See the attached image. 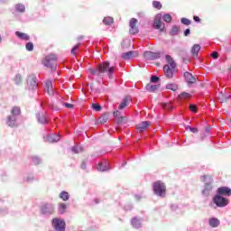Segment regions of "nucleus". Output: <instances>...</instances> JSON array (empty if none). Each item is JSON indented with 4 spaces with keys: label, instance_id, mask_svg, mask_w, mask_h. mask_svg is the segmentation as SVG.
<instances>
[{
    "label": "nucleus",
    "instance_id": "obj_1",
    "mask_svg": "<svg viewBox=\"0 0 231 231\" xmlns=\"http://www.w3.org/2000/svg\"><path fill=\"white\" fill-rule=\"evenodd\" d=\"M98 73H107L109 79H113L115 66H111L109 61H103L97 65Z\"/></svg>",
    "mask_w": 231,
    "mask_h": 231
},
{
    "label": "nucleus",
    "instance_id": "obj_2",
    "mask_svg": "<svg viewBox=\"0 0 231 231\" xmlns=\"http://www.w3.org/2000/svg\"><path fill=\"white\" fill-rule=\"evenodd\" d=\"M176 61L173 59H168L167 64L163 67L164 75L167 79H172L174 77V69H176Z\"/></svg>",
    "mask_w": 231,
    "mask_h": 231
},
{
    "label": "nucleus",
    "instance_id": "obj_3",
    "mask_svg": "<svg viewBox=\"0 0 231 231\" xmlns=\"http://www.w3.org/2000/svg\"><path fill=\"white\" fill-rule=\"evenodd\" d=\"M152 189L156 196H160L161 198H165V194L167 192V187L163 182H162L161 180H157L153 182Z\"/></svg>",
    "mask_w": 231,
    "mask_h": 231
},
{
    "label": "nucleus",
    "instance_id": "obj_4",
    "mask_svg": "<svg viewBox=\"0 0 231 231\" xmlns=\"http://www.w3.org/2000/svg\"><path fill=\"white\" fill-rule=\"evenodd\" d=\"M201 181H203V183H205V187L202 190V194L203 196H208L210 194V191L212 190V176L210 175H203L201 177Z\"/></svg>",
    "mask_w": 231,
    "mask_h": 231
},
{
    "label": "nucleus",
    "instance_id": "obj_5",
    "mask_svg": "<svg viewBox=\"0 0 231 231\" xmlns=\"http://www.w3.org/2000/svg\"><path fill=\"white\" fill-rule=\"evenodd\" d=\"M213 203L217 205V207L223 208L224 207H226V205L230 203V200H228V199L223 197L222 195L217 193V195L213 198Z\"/></svg>",
    "mask_w": 231,
    "mask_h": 231
},
{
    "label": "nucleus",
    "instance_id": "obj_6",
    "mask_svg": "<svg viewBox=\"0 0 231 231\" xmlns=\"http://www.w3.org/2000/svg\"><path fill=\"white\" fill-rule=\"evenodd\" d=\"M52 226L57 231H64L66 230V222L60 218H53Z\"/></svg>",
    "mask_w": 231,
    "mask_h": 231
},
{
    "label": "nucleus",
    "instance_id": "obj_7",
    "mask_svg": "<svg viewBox=\"0 0 231 231\" xmlns=\"http://www.w3.org/2000/svg\"><path fill=\"white\" fill-rule=\"evenodd\" d=\"M42 64L45 68L51 71H55L57 69V60L56 59H45L42 60Z\"/></svg>",
    "mask_w": 231,
    "mask_h": 231
},
{
    "label": "nucleus",
    "instance_id": "obj_8",
    "mask_svg": "<svg viewBox=\"0 0 231 231\" xmlns=\"http://www.w3.org/2000/svg\"><path fill=\"white\" fill-rule=\"evenodd\" d=\"M153 28H155V30H160V32H163V30L165 29V24H163V23H162V14H159L155 16L154 23H153Z\"/></svg>",
    "mask_w": 231,
    "mask_h": 231
},
{
    "label": "nucleus",
    "instance_id": "obj_9",
    "mask_svg": "<svg viewBox=\"0 0 231 231\" xmlns=\"http://www.w3.org/2000/svg\"><path fill=\"white\" fill-rule=\"evenodd\" d=\"M151 127V121H143L136 125L135 129L138 133H145Z\"/></svg>",
    "mask_w": 231,
    "mask_h": 231
},
{
    "label": "nucleus",
    "instance_id": "obj_10",
    "mask_svg": "<svg viewBox=\"0 0 231 231\" xmlns=\"http://www.w3.org/2000/svg\"><path fill=\"white\" fill-rule=\"evenodd\" d=\"M138 57H140V52L138 51H130L122 55L123 59H138Z\"/></svg>",
    "mask_w": 231,
    "mask_h": 231
},
{
    "label": "nucleus",
    "instance_id": "obj_11",
    "mask_svg": "<svg viewBox=\"0 0 231 231\" xmlns=\"http://www.w3.org/2000/svg\"><path fill=\"white\" fill-rule=\"evenodd\" d=\"M41 210L42 214H53L55 212V207L51 204H44L42 206Z\"/></svg>",
    "mask_w": 231,
    "mask_h": 231
},
{
    "label": "nucleus",
    "instance_id": "obj_12",
    "mask_svg": "<svg viewBox=\"0 0 231 231\" xmlns=\"http://www.w3.org/2000/svg\"><path fill=\"white\" fill-rule=\"evenodd\" d=\"M183 77L188 86H191V84H196V78L192 74H190V72H184Z\"/></svg>",
    "mask_w": 231,
    "mask_h": 231
},
{
    "label": "nucleus",
    "instance_id": "obj_13",
    "mask_svg": "<svg viewBox=\"0 0 231 231\" xmlns=\"http://www.w3.org/2000/svg\"><path fill=\"white\" fill-rule=\"evenodd\" d=\"M138 23V20H136L135 18H132L130 20V33L134 34V33H138L139 30H138V26H136Z\"/></svg>",
    "mask_w": 231,
    "mask_h": 231
},
{
    "label": "nucleus",
    "instance_id": "obj_14",
    "mask_svg": "<svg viewBox=\"0 0 231 231\" xmlns=\"http://www.w3.org/2000/svg\"><path fill=\"white\" fill-rule=\"evenodd\" d=\"M217 194H218L220 196L230 197L231 196V189L228 187H220L217 189Z\"/></svg>",
    "mask_w": 231,
    "mask_h": 231
},
{
    "label": "nucleus",
    "instance_id": "obj_15",
    "mask_svg": "<svg viewBox=\"0 0 231 231\" xmlns=\"http://www.w3.org/2000/svg\"><path fill=\"white\" fill-rule=\"evenodd\" d=\"M6 125L8 127H17V118H15V116H7Z\"/></svg>",
    "mask_w": 231,
    "mask_h": 231
},
{
    "label": "nucleus",
    "instance_id": "obj_16",
    "mask_svg": "<svg viewBox=\"0 0 231 231\" xmlns=\"http://www.w3.org/2000/svg\"><path fill=\"white\" fill-rule=\"evenodd\" d=\"M45 91L50 95L51 97H53L54 90H53V83H51V80H47L45 83Z\"/></svg>",
    "mask_w": 231,
    "mask_h": 231
},
{
    "label": "nucleus",
    "instance_id": "obj_17",
    "mask_svg": "<svg viewBox=\"0 0 231 231\" xmlns=\"http://www.w3.org/2000/svg\"><path fill=\"white\" fill-rule=\"evenodd\" d=\"M143 57L144 59H160L162 55L160 52L145 51Z\"/></svg>",
    "mask_w": 231,
    "mask_h": 231
},
{
    "label": "nucleus",
    "instance_id": "obj_18",
    "mask_svg": "<svg viewBox=\"0 0 231 231\" xmlns=\"http://www.w3.org/2000/svg\"><path fill=\"white\" fill-rule=\"evenodd\" d=\"M27 84L30 88H37V78L30 76L27 79Z\"/></svg>",
    "mask_w": 231,
    "mask_h": 231
},
{
    "label": "nucleus",
    "instance_id": "obj_19",
    "mask_svg": "<svg viewBox=\"0 0 231 231\" xmlns=\"http://www.w3.org/2000/svg\"><path fill=\"white\" fill-rule=\"evenodd\" d=\"M15 35L16 37H18V39H21L22 41H30V35H28L27 33L16 31Z\"/></svg>",
    "mask_w": 231,
    "mask_h": 231
},
{
    "label": "nucleus",
    "instance_id": "obj_20",
    "mask_svg": "<svg viewBox=\"0 0 231 231\" xmlns=\"http://www.w3.org/2000/svg\"><path fill=\"white\" fill-rule=\"evenodd\" d=\"M97 171H99L100 172H106V171H109V165L107 164V162H99L97 164Z\"/></svg>",
    "mask_w": 231,
    "mask_h": 231
},
{
    "label": "nucleus",
    "instance_id": "obj_21",
    "mask_svg": "<svg viewBox=\"0 0 231 231\" xmlns=\"http://www.w3.org/2000/svg\"><path fill=\"white\" fill-rule=\"evenodd\" d=\"M201 51V46L199 44H195L191 48V54L193 57H198V53Z\"/></svg>",
    "mask_w": 231,
    "mask_h": 231
},
{
    "label": "nucleus",
    "instance_id": "obj_22",
    "mask_svg": "<svg viewBox=\"0 0 231 231\" xmlns=\"http://www.w3.org/2000/svg\"><path fill=\"white\" fill-rule=\"evenodd\" d=\"M129 102H131V97H125L122 103L119 105V109H124L125 107H127L129 106Z\"/></svg>",
    "mask_w": 231,
    "mask_h": 231
},
{
    "label": "nucleus",
    "instance_id": "obj_23",
    "mask_svg": "<svg viewBox=\"0 0 231 231\" xmlns=\"http://www.w3.org/2000/svg\"><path fill=\"white\" fill-rule=\"evenodd\" d=\"M146 89L150 93H154L155 91H158V89H160V85L148 84L146 86Z\"/></svg>",
    "mask_w": 231,
    "mask_h": 231
},
{
    "label": "nucleus",
    "instance_id": "obj_24",
    "mask_svg": "<svg viewBox=\"0 0 231 231\" xmlns=\"http://www.w3.org/2000/svg\"><path fill=\"white\" fill-rule=\"evenodd\" d=\"M109 120V114H103L101 116L97 119V124H106Z\"/></svg>",
    "mask_w": 231,
    "mask_h": 231
},
{
    "label": "nucleus",
    "instance_id": "obj_25",
    "mask_svg": "<svg viewBox=\"0 0 231 231\" xmlns=\"http://www.w3.org/2000/svg\"><path fill=\"white\" fill-rule=\"evenodd\" d=\"M60 140V136L54 134V135H50L49 137H47V142H49V143H56V142H59Z\"/></svg>",
    "mask_w": 231,
    "mask_h": 231
},
{
    "label": "nucleus",
    "instance_id": "obj_26",
    "mask_svg": "<svg viewBox=\"0 0 231 231\" xmlns=\"http://www.w3.org/2000/svg\"><path fill=\"white\" fill-rule=\"evenodd\" d=\"M219 219L217 218L209 219V225L212 226V228H217V226H219Z\"/></svg>",
    "mask_w": 231,
    "mask_h": 231
},
{
    "label": "nucleus",
    "instance_id": "obj_27",
    "mask_svg": "<svg viewBox=\"0 0 231 231\" xmlns=\"http://www.w3.org/2000/svg\"><path fill=\"white\" fill-rule=\"evenodd\" d=\"M14 82L16 86H21V84H23V76H21V74H17L14 79Z\"/></svg>",
    "mask_w": 231,
    "mask_h": 231
},
{
    "label": "nucleus",
    "instance_id": "obj_28",
    "mask_svg": "<svg viewBox=\"0 0 231 231\" xmlns=\"http://www.w3.org/2000/svg\"><path fill=\"white\" fill-rule=\"evenodd\" d=\"M132 225L134 228H140L142 226V223L140 222V219L134 217L132 219Z\"/></svg>",
    "mask_w": 231,
    "mask_h": 231
},
{
    "label": "nucleus",
    "instance_id": "obj_29",
    "mask_svg": "<svg viewBox=\"0 0 231 231\" xmlns=\"http://www.w3.org/2000/svg\"><path fill=\"white\" fill-rule=\"evenodd\" d=\"M166 89H171V91H178V85L176 83H168L166 85Z\"/></svg>",
    "mask_w": 231,
    "mask_h": 231
},
{
    "label": "nucleus",
    "instance_id": "obj_30",
    "mask_svg": "<svg viewBox=\"0 0 231 231\" xmlns=\"http://www.w3.org/2000/svg\"><path fill=\"white\" fill-rule=\"evenodd\" d=\"M60 198L63 201H68V199H69V193H68L67 191H61L60 193Z\"/></svg>",
    "mask_w": 231,
    "mask_h": 231
},
{
    "label": "nucleus",
    "instance_id": "obj_31",
    "mask_svg": "<svg viewBox=\"0 0 231 231\" xmlns=\"http://www.w3.org/2000/svg\"><path fill=\"white\" fill-rule=\"evenodd\" d=\"M11 113H12L13 116H17L21 115V108L18 106H14L11 110Z\"/></svg>",
    "mask_w": 231,
    "mask_h": 231
},
{
    "label": "nucleus",
    "instance_id": "obj_32",
    "mask_svg": "<svg viewBox=\"0 0 231 231\" xmlns=\"http://www.w3.org/2000/svg\"><path fill=\"white\" fill-rule=\"evenodd\" d=\"M187 98H190V94L182 92L179 95V100H187Z\"/></svg>",
    "mask_w": 231,
    "mask_h": 231
},
{
    "label": "nucleus",
    "instance_id": "obj_33",
    "mask_svg": "<svg viewBox=\"0 0 231 231\" xmlns=\"http://www.w3.org/2000/svg\"><path fill=\"white\" fill-rule=\"evenodd\" d=\"M116 124L122 125V124H127V117L125 116H120L117 118Z\"/></svg>",
    "mask_w": 231,
    "mask_h": 231
},
{
    "label": "nucleus",
    "instance_id": "obj_34",
    "mask_svg": "<svg viewBox=\"0 0 231 231\" xmlns=\"http://www.w3.org/2000/svg\"><path fill=\"white\" fill-rule=\"evenodd\" d=\"M66 208H67L66 204L60 203L59 205V212H60V214H64V212H66Z\"/></svg>",
    "mask_w": 231,
    "mask_h": 231
},
{
    "label": "nucleus",
    "instance_id": "obj_35",
    "mask_svg": "<svg viewBox=\"0 0 231 231\" xmlns=\"http://www.w3.org/2000/svg\"><path fill=\"white\" fill-rule=\"evenodd\" d=\"M228 96H225L222 93L219 96V100L221 102V104H225V102H228Z\"/></svg>",
    "mask_w": 231,
    "mask_h": 231
},
{
    "label": "nucleus",
    "instance_id": "obj_36",
    "mask_svg": "<svg viewBox=\"0 0 231 231\" xmlns=\"http://www.w3.org/2000/svg\"><path fill=\"white\" fill-rule=\"evenodd\" d=\"M38 121L40 124H47L46 116L44 115H39L38 116Z\"/></svg>",
    "mask_w": 231,
    "mask_h": 231
},
{
    "label": "nucleus",
    "instance_id": "obj_37",
    "mask_svg": "<svg viewBox=\"0 0 231 231\" xmlns=\"http://www.w3.org/2000/svg\"><path fill=\"white\" fill-rule=\"evenodd\" d=\"M15 9H16V12H21V13H23L26 10L24 5H21V4L16 5Z\"/></svg>",
    "mask_w": 231,
    "mask_h": 231
},
{
    "label": "nucleus",
    "instance_id": "obj_38",
    "mask_svg": "<svg viewBox=\"0 0 231 231\" xmlns=\"http://www.w3.org/2000/svg\"><path fill=\"white\" fill-rule=\"evenodd\" d=\"M25 50H27V51H33V42H27L25 45Z\"/></svg>",
    "mask_w": 231,
    "mask_h": 231
},
{
    "label": "nucleus",
    "instance_id": "obj_39",
    "mask_svg": "<svg viewBox=\"0 0 231 231\" xmlns=\"http://www.w3.org/2000/svg\"><path fill=\"white\" fill-rule=\"evenodd\" d=\"M162 106L166 111H171V109H172V105H171V103H162Z\"/></svg>",
    "mask_w": 231,
    "mask_h": 231
},
{
    "label": "nucleus",
    "instance_id": "obj_40",
    "mask_svg": "<svg viewBox=\"0 0 231 231\" xmlns=\"http://www.w3.org/2000/svg\"><path fill=\"white\" fill-rule=\"evenodd\" d=\"M104 24L109 25V24H113V18L111 17H105L103 20Z\"/></svg>",
    "mask_w": 231,
    "mask_h": 231
},
{
    "label": "nucleus",
    "instance_id": "obj_41",
    "mask_svg": "<svg viewBox=\"0 0 231 231\" xmlns=\"http://www.w3.org/2000/svg\"><path fill=\"white\" fill-rule=\"evenodd\" d=\"M152 6H153V8H157V10H162V3L158 2V1H153Z\"/></svg>",
    "mask_w": 231,
    "mask_h": 231
},
{
    "label": "nucleus",
    "instance_id": "obj_42",
    "mask_svg": "<svg viewBox=\"0 0 231 231\" xmlns=\"http://www.w3.org/2000/svg\"><path fill=\"white\" fill-rule=\"evenodd\" d=\"M163 21H165V23H171L172 21V16H171L169 14H166L163 16Z\"/></svg>",
    "mask_w": 231,
    "mask_h": 231
},
{
    "label": "nucleus",
    "instance_id": "obj_43",
    "mask_svg": "<svg viewBox=\"0 0 231 231\" xmlns=\"http://www.w3.org/2000/svg\"><path fill=\"white\" fill-rule=\"evenodd\" d=\"M92 109L95 111H102V106L98 104H92Z\"/></svg>",
    "mask_w": 231,
    "mask_h": 231
},
{
    "label": "nucleus",
    "instance_id": "obj_44",
    "mask_svg": "<svg viewBox=\"0 0 231 231\" xmlns=\"http://www.w3.org/2000/svg\"><path fill=\"white\" fill-rule=\"evenodd\" d=\"M79 46H80V43H78L77 45H75L72 50H71V53L72 55H77V51L79 50Z\"/></svg>",
    "mask_w": 231,
    "mask_h": 231
},
{
    "label": "nucleus",
    "instance_id": "obj_45",
    "mask_svg": "<svg viewBox=\"0 0 231 231\" xmlns=\"http://www.w3.org/2000/svg\"><path fill=\"white\" fill-rule=\"evenodd\" d=\"M178 32H180V27H178V26H173V27L171 28V33H172V35H176V33H178Z\"/></svg>",
    "mask_w": 231,
    "mask_h": 231
},
{
    "label": "nucleus",
    "instance_id": "obj_46",
    "mask_svg": "<svg viewBox=\"0 0 231 231\" xmlns=\"http://www.w3.org/2000/svg\"><path fill=\"white\" fill-rule=\"evenodd\" d=\"M181 23L182 24H185L186 26H189L190 24V20L187 19V18H182L181 19Z\"/></svg>",
    "mask_w": 231,
    "mask_h": 231
},
{
    "label": "nucleus",
    "instance_id": "obj_47",
    "mask_svg": "<svg viewBox=\"0 0 231 231\" xmlns=\"http://www.w3.org/2000/svg\"><path fill=\"white\" fill-rule=\"evenodd\" d=\"M189 110L192 111V113H198V106H196V105H189Z\"/></svg>",
    "mask_w": 231,
    "mask_h": 231
},
{
    "label": "nucleus",
    "instance_id": "obj_48",
    "mask_svg": "<svg viewBox=\"0 0 231 231\" xmlns=\"http://www.w3.org/2000/svg\"><path fill=\"white\" fill-rule=\"evenodd\" d=\"M186 129H189L190 131V133H193V134H197L198 133V128L197 127H190V126H187Z\"/></svg>",
    "mask_w": 231,
    "mask_h": 231
},
{
    "label": "nucleus",
    "instance_id": "obj_49",
    "mask_svg": "<svg viewBox=\"0 0 231 231\" xmlns=\"http://www.w3.org/2000/svg\"><path fill=\"white\" fill-rule=\"evenodd\" d=\"M159 81H160V78L156 76H152L151 82H153V84H156V82H159Z\"/></svg>",
    "mask_w": 231,
    "mask_h": 231
},
{
    "label": "nucleus",
    "instance_id": "obj_50",
    "mask_svg": "<svg viewBox=\"0 0 231 231\" xmlns=\"http://www.w3.org/2000/svg\"><path fill=\"white\" fill-rule=\"evenodd\" d=\"M63 106H65L68 109H73V107H75V106H73L71 103H64Z\"/></svg>",
    "mask_w": 231,
    "mask_h": 231
},
{
    "label": "nucleus",
    "instance_id": "obj_51",
    "mask_svg": "<svg viewBox=\"0 0 231 231\" xmlns=\"http://www.w3.org/2000/svg\"><path fill=\"white\" fill-rule=\"evenodd\" d=\"M210 57L213 59H217V57H219V53L217 51H214L210 54Z\"/></svg>",
    "mask_w": 231,
    "mask_h": 231
},
{
    "label": "nucleus",
    "instance_id": "obj_52",
    "mask_svg": "<svg viewBox=\"0 0 231 231\" xmlns=\"http://www.w3.org/2000/svg\"><path fill=\"white\" fill-rule=\"evenodd\" d=\"M89 73H91L92 75H97V73H98L97 69H88Z\"/></svg>",
    "mask_w": 231,
    "mask_h": 231
},
{
    "label": "nucleus",
    "instance_id": "obj_53",
    "mask_svg": "<svg viewBox=\"0 0 231 231\" xmlns=\"http://www.w3.org/2000/svg\"><path fill=\"white\" fill-rule=\"evenodd\" d=\"M72 152H75V154H79V146H73Z\"/></svg>",
    "mask_w": 231,
    "mask_h": 231
},
{
    "label": "nucleus",
    "instance_id": "obj_54",
    "mask_svg": "<svg viewBox=\"0 0 231 231\" xmlns=\"http://www.w3.org/2000/svg\"><path fill=\"white\" fill-rule=\"evenodd\" d=\"M189 34H190V29H186V30L184 31V36L187 37V36H189Z\"/></svg>",
    "mask_w": 231,
    "mask_h": 231
},
{
    "label": "nucleus",
    "instance_id": "obj_55",
    "mask_svg": "<svg viewBox=\"0 0 231 231\" xmlns=\"http://www.w3.org/2000/svg\"><path fill=\"white\" fill-rule=\"evenodd\" d=\"M193 19H194L195 23H200L201 22V20L199 18V16H194Z\"/></svg>",
    "mask_w": 231,
    "mask_h": 231
},
{
    "label": "nucleus",
    "instance_id": "obj_56",
    "mask_svg": "<svg viewBox=\"0 0 231 231\" xmlns=\"http://www.w3.org/2000/svg\"><path fill=\"white\" fill-rule=\"evenodd\" d=\"M49 59H57V56L55 54L49 55Z\"/></svg>",
    "mask_w": 231,
    "mask_h": 231
},
{
    "label": "nucleus",
    "instance_id": "obj_57",
    "mask_svg": "<svg viewBox=\"0 0 231 231\" xmlns=\"http://www.w3.org/2000/svg\"><path fill=\"white\" fill-rule=\"evenodd\" d=\"M118 115H120V111L114 112V116H117Z\"/></svg>",
    "mask_w": 231,
    "mask_h": 231
},
{
    "label": "nucleus",
    "instance_id": "obj_58",
    "mask_svg": "<svg viewBox=\"0 0 231 231\" xmlns=\"http://www.w3.org/2000/svg\"><path fill=\"white\" fill-rule=\"evenodd\" d=\"M206 133L209 134L210 133V127L206 128Z\"/></svg>",
    "mask_w": 231,
    "mask_h": 231
},
{
    "label": "nucleus",
    "instance_id": "obj_59",
    "mask_svg": "<svg viewBox=\"0 0 231 231\" xmlns=\"http://www.w3.org/2000/svg\"><path fill=\"white\" fill-rule=\"evenodd\" d=\"M166 59H171L170 55H166Z\"/></svg>",
    "mask_w": 231,
    "mask_h": 231
},
{
    "label": "nucleus",
    "instance_id": "obj_60",
    "mask_svg": "<svg viewBox=\"0 0 231 231\" xmlns=\"http://www.w3.org/2000/svg\"><path fill=\"white\" fill-rule=\"evenodd\" d=\"M3 41V38H1V36H0V42Z\"/></svg>",
    "mask_w": 231,
    "mask_h": 231
},
{
    "label": "nucleus",
    "instance_id": "obj_61",
    "mask_svg": "<svg viewBox=\"0 0 231 231\" xmlns=\"http://www.w3.org/2000/svg\"><path fill=\"white\" fill-rule=\"evenodd\" d=\"M156 64V66H160V63H155Z\"/></svg>",
    "mask_w": 231,
    "mask_h": 231
}]
</instances>
